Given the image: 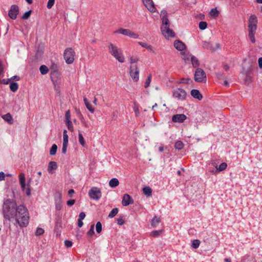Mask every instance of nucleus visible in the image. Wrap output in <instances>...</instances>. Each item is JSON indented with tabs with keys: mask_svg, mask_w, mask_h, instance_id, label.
<instances>
[{
	"mask_svg": "<svg viewBox=\"0 0 262 262\" xmlns=\"http://www.w3.org/2000/svg\"><path fill=\"white\" fill-rule=\"evenodd\" d=\"M3 212L5 219L10 221L14 218L15 210L13 204L9 200H7L4 203Z\"/></svg>",
	"mask_w": 262,
	"mask_h": 262,
	"instance_id": "obj_4",
	"label": "nucleus"
},
{
	"mask_svg": "<svg viewBox=\"0 0 262 262\" xmlns=\"http://www.w3.org/2000/svg\"><path fill=\"white\" fill-rule=\"evenodd\" d=\"M86 108L91 113H94L95 112V107L93 103L90 102L87 99L84 98L83 99Z\"/></svg>",
	"mask_w": 262,
	"mask_h": 262,
	"instance_id": "obj_18",
	"label": "nucleus"
},
{
	"mask_svg": "<svg viewBox=\"0 0 262 262\" xmlns=\"http://www.w3.org/2000/svg\"><path fill=\"white\" fill-rule=\"evenodd\" d=\"M227 165L226 163H221L219 167L217 168V170L219 171H223L225 170L227 168Z\"/></svg>",
	"mask_w": 262,
	"mask_h": 262,
	"instance_id": "obj_42",
	"label": "nucleus"
},
{
	"mask_svg": "<svg viewBox=\"0 0 262 262\" xmlns=\"http://www.w3.org/2000/svg\"><path fill=\"white\" fill-rule=\"evenodd\" d=\"M174 48L178 51L182 52H186L185 50L186 49V46L182 41L179 40H176L173 43Z\"/></svg>",
	"mask_w": 262,
	"mask_h": 262,
	"instance_id": "obj_14",
	"label": "nucleus"
},
{
	"mask_svg": "<svg viewBox=\"0 0 262 262\" xmlns=\"http://www.w3.org/2000/svg\"><path fill=\"white\" fill-rule=\"evenodd\" d=\"M44 233V230L43 229L40 228H38L36 230V235H42Z\"/></svg>",
	"mask_w": 262,
	"mask_h": 262,
	"instance_id": "obj_50",
	"label": "nucleus"
},
{
	"mask_svg": "<svg viewBox=\"0 0 262 262\" xmlns=\"http://www.w3.org/2000/svg\"><path fill=\"white\" fill-rule=\"evenodd\" d=\"M69 137L67 135V131L66 130H63V144H68Z\"/></svg>",
	"mask_w": 262,
	"mask_h": 262,
	"instance_id": "obj_32",
	"label": "nucleus"
},
{
	"mask_svg": "<svg viewBox=\"0 0 262 262\" xmlns=\"http://www.w3.org/2000/svg\"><path fill=\"white\" fill-rule=\"evenodd\" d=\"M258 66L260 68H262V57H260L258 60Z\"/></svg>",
	"mask_w": 262,
	"mask_h": 262,
	"instance_id": "obj_58",
	"label": "nucleus"
},
{
	"mask_svg": "<svg viewBox=\"0 0 262 262\" xmlns=\"http://www.w3.org/2000/svg\"><path fill=\"white\" fill-rule=\"evenodd\" d=\"M194 80L197 82H203L206 80L205 72L200 68H197L194 72Z\"/></svg>",
	"mask_w": 262,
	"mask_h": 262,
	"instance_id": "obj_8",
	"label": "nucleus"
},
{
	"mask_svg": "<svg viewBox=\"0 0 262 262\" xmlns=\"http://www.w3.org/2000/svg\"><path fill=\"white\" fill-rule=\"evenodd\" d=\"M118 212V208H114L112 210V211L109 213L108 217L110 218H113L117 215Z\"/></svg>",
	"mask_w": 262,
	"mask_h": 262,
	"instance_id": "obj_38",
	"label": "nucleus"
},
{
	"mask_svg": "<svg viewBox=\"0 0 262 262\" xmlns=\"http://www.w3.org/2000/svg\"><path fill=\"white\" fill-rule=\"evenodd\" d=\"M138 43L139 45H140L142 47L146 48L147 50H148L149 51H153V48L150 45H149L146 42H141V41L138 42Z\"/></svg>",
	"mask_w": 262,
	"mask_h": 262,
	"instance_id": "obj_26",
	"label": "nucleus"
},
{
	"mask_svg": "<svg viewBox=\"0 0 262 262\" xmlns=\"http://www.w3.org/2000/svg\"><path fill=\"white\" fill-rule=\"evenodd\" d=\"M55 0H49L47 4V7L49 9L51 8V7L54 5Z\"/></svg>",
	"mask_w": 262,
	"mask_h": 262,
	"instance_id": "obj_52",
	"label": "nucleus"
},
{
	"mask_svg": "<svg viewBox=\"0 0 262 262\" xmlns=\"http://www.w3.org/2000/svg\"><path fill=\"white\" fill-rule=\"evenodd\" d=\"M57 168V163L55 162L51 161L49 163L48 170L50 173H53V171L56 170Z\"/></svg>",
	"mask_w": 262,
	"mask_h": 262,
	"instance_id": "obj_20",
	"label": "nucleus"
},
{
	"mask_svg": "<svg viewBox=\"0 0 262 262\" xmlns=\"http://www.w3.org/2000/svg\"><path fill=\"white\" fill-rule=\"evenodd\" d=\"M19 13V7L16 5H12L8 12V16L12 19H15Z\"/></svg>",
	"mask_w": 262,
	"mask_h": 262,
	"instance_id": "obj_12",
	"label": "nucleus"
},
{
	"mask_svg": "<svg viewBox=\"0 0 262 262\" xmlns=\"http://www.w3.org/2000/svg\"><path fill=\"white\" fill-rule=\"evenodd\" d=\"M107 50L110 55L119 62L121 63L125 62V57L122 49L111 42L108 43Z\"/></svg>",
	"mask_w": 262,
	"mask_h": 262,
	"instance_id": "obj_2",
	"label": "nucleus"
},
{
	"mask_svg": "<svg viewBox=\"0 0 262 262\" xmlns=\"http://www.w3.org/2000/svg\"><path fill=\"white\" fill-rule=\"evenodd\" d=\"M97 99L96 98H95L93 102H92L93 103V104L94 105H97Z\"/></svg>",
	"mask_w": 262,
	"mask_h": 262,
	"instance_id": "obj_63",
	"label": "nucleus"
},
{
	"mask_svg": "<svg viewBox=\"0 0 262 262\" xmlns=\"http://www.w3.org/2000/svg\"><path fill=\"white\" fill-rule=\"evenodd\" d=\"M78 225L79 227H82V212L80 213L79 215Z\"/></svg>",
	"mask_w": 262,
	"mask_h": 262,
	"instance_id": "obj_51",
	"label": "nucleus"
},
{
	"mask_svg": "<svg viewBox=\"0 0 262 262\" xmlns=\"http://www.w3.org/2000/svg\"><path fill=\"white\" fill-rule=\"evenodd\" d=\"M151 75L149 74L148 75L145 82H144V88H147L150 85V83L151 81Z\"/></svg>",
	"mask_w": 262,
	"mask_h": 262,
	"instance_id": "obj_31",
	"label": "nucleus"
},
{
	"mask_svg": "<svg viewBox=\"0 0 262 262\" xmlns=\"http://www.w3.org/2000/svg\"><path fill=\"white\" fill-rule=\"evenodd\" d=\"M257 18L255 15H251L248 19L249 31H256L257 29Z\"/></svg>",
	"mask_w": 262,
	"mask_h": 262,
	"instance_id": "obj_9",
	"label": "nucleus"
},
{
	"mask_svg": "<svg viewBox=\"0 0 262 262\" xmlns=\"http://www.w3.org/2000/svg\"><path fill=\"white\" fill-rule=\"evenodd\" d=\"M66 123L68 126V129L70 130H73V126L71 120H69V121H66Z\"/></svg>",
	"mask_w": 262,
	"mask_h": 262,
	"instance_id": "obj_53",
	"label": "nucleus"
},
{
	"mask_svg": "<svg viewBox=\"0 0 262 262\" xmlns=\"http://www.w3.org/2000/svg\"><path fill=\"white\" fill-rule=\"evenodd\" d=\"M191 96L199 100H201L203 98L202 94L200 93L199 90H192L191 91Z\"/></svg>",
	"mask_w": 262,
	"mask_h": 262,
	"instance_id": "obj_19",
	"label": "nucleus"
},
{
	"mask_svg": "<svg viewBox=\"0 0 262 262\" xmlns=\"http://www.w3.org/2000/svg\"><path fill=\"white\" fill-rule=\"evenodd\" d=\"M75 203V200H70L67 201V205L69 206H71Z\"/></svg>",
	"mask_w": 262,
	"mask_h": 262,
	"instance_id": "obj_56",
	"label": "nucleus"
},
{
	"mask_svg": "<svg viewBox=\"0 0 262 262\" xmlns=\"http://www.w3.org/2000/svg\"><path fill=\"white\" fill-rule=\"evenodd\" d=\"M5 175L4 172H0V181H3L5 180Z\"/></svg>",
	"mask_w": 262,
	"mask_h": 262,
	"instance_id": "obj_57",
	"label": "nucleus"
},
{
	"mask_svg": "<svg viewBox=\"0 0 262 262\" xmlns=\"http://www.w3.org/2000/svg\"><path fill=\"white\" fill-rule=\"evenodd\" d=\"M65 118H66V121L69 120H71V115H70V112L69 110L67 111L66 112L65 114Z\"/></svg>",
	"mask_w": 262,
	"mask_h": 262,
	"instance_id": "obj_49",
	"label": "nucleus"
},
{
	"mask_svg": "<svg viewBox=\"0 0 262 262\" xmlns=\"http://www.w3.org/2000/svg\"><path fill=\"white\" fill-rule=\"evenodd\" d=\"M186 119V116L182 114H176L172 117V121L176 123H183Z\"/></svg>",
	"mask_w": 262,
	"mask_h": 262,
	"instance_id": "obj_15",
	"label": "nucleus"
},
{
	"mask_svg": "<svg viewBox=\"0 0 262 262\" xmlns=\"http://www.w3.org/2000/svg\"><path fill=\"white\" fill-rule=\"evenodd\" d=\"M3 119L9 124L13 123V119L10 113H7L2 116Z\"/></svg>",
	"mask_w": 262,
	"mask_h": 262,
	"instance_id": "obj_25",
	"label": "nucleus"
},
{
	"mask_svg": "<svg viewBox=\"0 0 262 262\" xmlns=\"http://www.w3.org/2000/svg\"><path fill=\"white\" fill-rule=\"evenodd\" d=\"M202 47L204 48L209 49L211 48L209 42L204 41L202 42Z\"/></svg>",
	"mask_w": 262,
	"mask_h": 262,
	"instance_id": "obj_48",
	"label": "nucleus"
},
{
	"mask_svg": "<svg viewBox=\"0 0 262 262\" xmlns=\"http://www.w3.org/2000/svg\"><path fill=\"white\" fill-rule=\"evenodd\" d=\"M128 31L129 29L121 28L115 31L114 34H122L127 36Z\"/></svg>",
	"mask_w": 262,
	"mask_h": 262,
	"instance_id": "obj_21",
	"label": "nucleus"
},
{
	"mask_svg": "<svg viewBox=\"0 0 262 262\" xmlns=\"http://www.w3.org/2000/svg\"><path fill=\"white\" fill-rule=\"evenodd\" d=\"M127 36L133 39H138L139 38V35L138 33H135V32H133L129 29Z\"/></svg>",
	"mask_w": 262,
	"mask_h": 262,
	"instance_id": "obj_29",
	"label": "nucleus"
},
{
	"mask_svg": "<svg viewBox=\"0 0 262 262\" xmlns=\"http://www.w3.org/2000/svg\"><path fill=\"white\" fill-rule=\"evenodd\" d=\"M19 180L20 182V184L22 189L24 190L25 188L26 184H25V176L24 173H21L19 175Z\"/></svg>",
	"mask_w": 262,
	"mask_h": 262,
	"instance_id": "obj_22",
	"label": "nucleus"
},
{
	"mask_svg": "<svg viewBox=\"0 0 262 262\" xmlns=\"http://www.w3.org/2000/svg\"><path fill=\"white\" fill-rule=\"evenodd\" d=\"M184 147V144L182 142L180 141H178L175 143L174 147L176 149L178 150L182 149Z\"/></svg>",
	"mask_w": 262,
	"mask_h": 262,
	"instance_id": "obj_34",
	"label": "nucleus"
},
{
	"mask_svg": "<svg viewBox=\"0 0 262 262\" xmlns=\"http://www.w3.org/2000/svg\"><path fill=\"white\" fill-rule=\"evenodd\" d=\"M182 59L186 63L191 61L193 68H196L199 66V61L196 57L192 55L189 52H182L181 53Z\"/></svg>",
	"mask_w": 262,
	"mask_h": 262,
	"instance_id": "obj_5",
	"label": "nucleus"
},
{
	"mask_svg": "<svg viewBox=\"0 0 262 262\" xmlns=\"http://www.w3.org/2000/svg\"><path fill=\"white\" fill-rule=\"evenodd\" d=\"M255 31H249V37L251 42L253 43L255 42L254 35Z\"/></svg>",
	"mask_w": 262,
	"mask_h": 262,
	"instance_id": "obj_40",
	"label": "nucleus"
},
{
	"mask_svg": "<svg viewBox=\"0 0 262 262\" xmlns=\"http://www.w3.org/2000/svg\"><path fill=\"white\" fill-rule=\"evenodd\" d=\"M4 72V68L1 62H0V75H2Z\"/></svg>",
	"mask_w": 262,
	"mask_h": 262,
	"instance_id": "obj_59",
	"label": "nucleus"
},
{
	"mask_svg": "<svg viewBox=\"0 0 262 262\" xmlns=\"http://www.w3.org/2000/svg\"><path fill=\"white\" fill-rule=\"evenodd\" d=\"M72 242L70 241L66 240L64 241V245L67 248L71 247L72 246Z\"/></svg>",
	"mask_w": 262,
	"mask_h": 262,
	"instance_id": "obj_54",
	"label": "nucleus"
},
{
	"mask_svg": "<svg viewBox=\"0 0 262 262\" xmlns=\"http://www.w3.org/2000/svg\"><path fill=\"white\" fill-rule=\"evenodd\" d=\"M163 231V230H154L150 233V235L154 237H157L161 235Z\"/></svg>",
	"mask_w": 262,
	"mask_h": 262,
	"instance_id": "obj_36",
	"label": "nucleus"
},
{
	"mask_svg": "<svg viewBox=\"0 0 262 262\" xmlns=\"http://www.w3.org/2000/svg\"><path fill=\"white\" fill-rule=\"evenodd\" d=\"M134 203L133 199L128 194H125L122 198V204L124 206H127Z\"/></svg>",
	"mask_w": 262,
	"mask_h": 262,
	"instance_id": "obj_16",
	"label": "nucleus"
},
{
	"mask_svg": "<svg viewBox=\"0 0 262 262\" xmlns=\"http://www.w3.org/2000/svg\"><path fill=\"white\" fill-rule=\"evenodd\" d=\"M117 224L119 225H122L124 223V221L122 216H120L116 219Z\"/></svg>",
	"mask_w": 262,
	"mask_h": 262,
	"instance_id": "obj_46",
	"label": "nucleus"
},
{
	"mask_svg": "<svg viewBox=\"0 0 262 262\" xmlns=\"http://www.w3.org/2000/svg\"><path fill=\"white\" fill-rule=\"evenodd\" d=\"M89 196L91 199L97 201L101 198L102 192L100 188L96 187H93L90 189L89 191Z\"/></svg>",
	"mask_w": 262,
	"mask_h": 262,
	"instance_id": "obj_7",
	"label": "nucleus"
},
{
	"mask_svg": "<svg viewBox=\"0 0 262 262\" xmlns=\"http://www.w3.org/2000/svg\"><path fill=\"white\" fill-rule=\"evenodd\" d=\"M160 219L159 217L155 216L151 220V225L152 226L155 227L158 226V225L160 222Z\"/></svg>",
	"mask_w": 262,
	"mask_h": 262,
	"instance_id": "obj_28",
	"label": "nucleus"
},
{
	"mask_svg": "<svg viewBox=\"0 0 262 262\" xmlns=\"http://www.w3.org/2000/svg\"><path fill=\"white\" fill-rule=\"evenodd\" d=\"M51 79L53 83L55 85H58L59 84L60 81V78L59 76V74L57 72H53L51 74Z\"/></svg>",
	"mask_w": 262,
	"mask_h": 262,
	"instance_id": "obj_17",
	"label": "nucleus"
},
{
	"mask_svg": "<svg viewBox=\"0 0 262 262\" xmlns=\"http://www.w3.org/2000/svg\"><path fill=\"white\" fill-rule=\"evenodd\" d=\"M67 147L68 144H62V152L63 154H64L66 153Z\"/></svg>",
	"mask_w": 262,
	"mask_h": 262,
	"instance_id": "obj_55",
	"label": "nucleus"
},
{
	"mask_svg": "<svg viewBox=\"0 0 262 262\" xmlns=\"http://www.w3.org/2000/svg\"><path fill=\"white\" fill-rule=\"evenodd\" d=\"M190 82H192V80L189 78H183L179 81L180 83L188 84Z\"/></svg>",
	"mask_w": 262,
	"mask_h": 262,
	"instance_id": "obj_41",
	"label": "nucleus"
},
{
	"mask_svg": "<svg viewBox=\"0 0 262 262\" xmlns=\"http://www.w3.org/2000/svg\"><path fill=\"white\" fill-rule=\"evenodd\" d=\"M186 96V92L182 89H178L173 92V97L179 100H185Z\"/></svg>",
	"mask_w": 262,
	"mask_h": 262,
	"instance_id": "obj_11",
	"label": "nucleus"
},
{
	"mask_svg": "<svg viewBox=\"0 0 262 262\" xmlns=\"http://www.w3.org/2000/svg\"><path fill=\"white\" fill-rule=\"evenodd\" d=\"M96 230L98 233H100L102 231V225L100 222L96 223Z\"/></svg>",
	"mask_w": 262,
	"mask_h": 262,
	"instance_id": "obj_43",
	"label": "nucleus"
},
{
	"mask_svg": "<svg viewBox=\"0 0 262 262\" xmlns=\"http://www.w3.org/2000/svg\"><path fill=\"white\" fill-rule=\"evenodd\" d=\"M57 149V146L56 144H53L51 147L50 150V154L51 156H54L56 154Z\"/></svg>",
	"mask_w": 262,
	"mask_h": 262,
	"instance_id": "obj_39",
	"label": "nucleus"
},
{
	"mask_svg": "<svg viewBox=\"0 0 262 262\" xmlns=\"http://www.w3.org/2000/svg\"><path fill=\"white\" fill-rule=\"evenodd\" d=\"M140 70L137 64L130 65L129 67V75L134 82L139 80Z\"/></svg>",
	"mask_w": 262,
	"mask_h": 262,
	"instance_id": "obj_6",
	"label": "nucleus"
},
{
	"mask_svg": "<svg viewBox=\"0 0 262 262\" xmlns=\"http://www.w3.org/2000/svg\"><path fill=\"white\" fill-rule=\"evenodd\" d=\"M224 84L225 86H226V87H228L229 86V83L227 81V80H225L224 81Z\"/></svg>",
	"mask_w": 262,
	"mask_h": 262,
	"instance_id": "obj_64",
	"label": "nucleus"
},
{
	"mask_svg": "<svg viewBox=\"0 0 262 262\" xmlns=\"http://www.w3.org/2000/svg\"><path fill=\"white\" fill-rule=\"evenodd\" d=\"M79 141L82 144V134L80 132H79Z\"/></svg>",
	"mask_w": 262,
	"mask_h": 262,
	"instance_id": "obj_61",
	"label": "nucleus"
},
{
	"mask_svg": "<svg viewBox=\"0 0 262 262\" xmlns=\"http://www.w3.org/2000/svg\"><path fill=\"white\" fill-rule=\"evenodd\" d=\"M209 14L211 17L215 18L219 15V11L216 8L212 9L210 11Z\"/></svg>",
	"mask_w": 262,
	"mask_h": 262,
	"instance_id": "obj_35",
	"label": "nucleus"
},
{
	"mask_svg": "<svg viewBox=\"0 0 262 262\" xmlns=\"http://www.w3.org/2000/svg\"><path fill=\"white\" fill-rule=\"evenodd\" d=\"M143 193L147 196H150L151 195L152 189L149 187H145L143 188Z\"/></svg>",
	"mask_w": 262,
	"mask_h": 262,
	"instance_id": "obj_27",
	"label": "nucleus"
},
{
	"mask_svg": "<svg viewBox=\"0 0 262 262\" xmlns=\"http://www.w3.org/2000/svg\"><path fill=\"white\" fill-rule=\"evenodd\" d=\"M161 17L162 20V26L161 28L162 34L166 39L174 36V33L169 28V22L167 17V12L163 10L161 12Z\"/></svg>",
	"mask_w": 262,
	"mask_h": 262,
	"instance_id": "obj_3",
	"label": "nucleus"
},
{
	"mask_svg": "<svg viewBox=\"0 0 262 262\" xmlns=\"http://www.w3.org/2000/svg\"><path fill=\"white\" fill-rule=\"evenodd\" d=\"M39 70H40L41 74L42 75H45V74H47L48 72H49L48 68H47V66H46L45 65L41 66L40 67Z\"/></svg>",
	"mask_w": 262,
	"mask_h": 262,
	"instance_id": "obj_30",
	"label": "nucleus"
},
{
	"mask_svg": "<svg viewBox=\"0 0 262 262\" xmlns=\"http://www.w3.org/2000/svg\"><path fill=\"white\" fill-rule=\"evenodd\" d=\"M16 80L17 81H18L19 80V77L17 76H14L11 77L10 79H9V80Z\"/></svg>",
	"mask_w": 262,
	"mask_h": 262,
	"instance_id": "obj_60",
	"label": "nucleus"
},
{
	"mask_svg": "<svg viewBox=\"0 0 262 262\" xmlns=\"http://www.w3.org/2000/svg\"><path fill=\"white\" fill-rule=\"evenodd\" d=\"M31 13V10L26 12L24 15L21 16V19H27L30 16Z\"/></svg>",
	"mask_w": 262,
	"mask_h": 262,
	"instance_id": "obj_44",
	"label": "nucleus"
},
{
	"mask_svg": "<svg viewBox=\"0 0 262 262\" xmlns=\"http://www.w3.org/2000/svg\"><path fill=\"white\" fill-rule=\"evenodd\" d=\"M18 88V84L16 82H13L11 83L10 85V89L13 92H16Z\"/></svg>",
	"mask_w": 262,
	"mask_h": 262,
	"instance_id": "obj_37",
	"label": "nucleus"
},
{
	"mask_svg": "<svg viewBox=\"0 0 262 262\" xmlns=\"http://www.w3.org/2000/svg\"><path fill=\"white\" fill-rule=\"evenodd\" d=\"M207 24L205 21H200L199 23V28L201 30H204L207 28Z\"/></svg>",
	"mask_w": 262,
	"mask_h": 262,
	"instance_id": "obj_45",
	"label": "nucleus"
},
{
	"mask_svg": "<svg viewBox=\"0 0 262 262\" xmlns=\"http://www.w3.org/2000/svg\"><path fill=\"white\" fill-rule=\"evenodd\" d=\"M21 227L27 226L29 223V215L28 210L23 205H19L15 209L14 218Z\"/></svg>",
	"mask_w": 262,
	"mask_h": 262,
	"instance_id": "obj_1",
	"label": "nucleus"
},
{
	"mask_svg": "<svg viewBox=\"0 0 262 262\" xmlns=\"http://www.w3.org/2000/svg\"><path fill=\"white\" fill-rule=\"evenodd\" d=\"M139 58L137 56L132 55L129 57L128 61L130 65L137 64Z\"/></svg>",
	"mask_w": 262,
	"mask_h": 262,
	"instance_id": "obj_23",
	"label": "nucleus"
},
{
	"mask_svg": "<svg viewBox=\"0 0 262 262\" xmlns=\"http://www.w3.org/2000/svg\"><path fill=\"white\" fill-rule=\"evenodd\" d=\"M94 225H92L91 226V228L88 232V235L89 236H92L94 234Z\"/></svg>",
	"mask_w": 262,
	"mask_h": 262,
	"instance_id": "obj_47",
	"label": "nucleus"
},
{
	"mask_svg": "<svg viewBox=\"0 0 262 262\" xmlns=\"http://www.w3.org/2000/svg\"><path fill=\"white\" fill-rule=\"evenodd\" d=\"M200 245V241L198 239H194L192 241L191 247L194 249L199 248Z\"/></svg>",
	"mask_w": 262,
	"mask_h": 262,
	"instance_id": "obj_33",
	"label": "nucleus"
},
{
	"mask_svg": "<svg viewBox=\"0 0 262 262\" xmlns=\"http://www.w3.org/2000/svg\"><path fill=\"white\" fill-rule=\"evenodd\" d=\"M119 184V180L117 178H113L108 183L109 186L111 188H115L118 186Z\"/></svg>",
	"mask_w": 262,
	"mask_h": 262,
	"instance_id": "obj_24",
	"label": "nucleus"
},
{
	"mask_svg": "<svg viewBox=\"0 0 262 262\" xmlns=\"http://www.w3.org/2000/svg\"><path fill=\"white\" fill-rule=\"evenodd\" d=\"M64 58L68 64L72 63L74 60V52L72 49H68L64 53Z\"/></svg>",
	"mask_w": 262,
	"mask_h": 262,
	"instance_id": "obj_10",
	"label": "nucleus"
},
{
	"mask_svg": "<svg viewBox=\"0 0 262 262\" xmlns=\"http://www.w3.org/2000/svg\"><path fill=\"white\" fill-rule=\"evenodd\" d=\"M142 2L148 11L152 13L156 11L157 9L152 0H142Z\"/></svg>",
	"mask_w": 262,
	"mask_h": 262,
	"instance_id": "obj_13",
	"label": "nucleus"
},
{
	"mask_svg": "<svg viewBox=\"0 0 262 262\" xmlns=\"http://www.w3.org/2000/svg\"><path fill=\"white\" fill-rule=\"evenodd\" d=\"M74 193V190L73 189H70L68 191V194L70 196H72V195Z\"/></svg>",
	"mask_w": 262,
	"mask_h": 262,
	"instance_id": "obj_62",
	"label": "nucleus"
}]
</instances>
